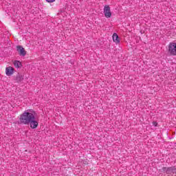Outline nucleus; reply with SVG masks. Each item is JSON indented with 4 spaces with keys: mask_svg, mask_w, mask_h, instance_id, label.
Here are the masks:
<instances>
[{
    "mask_svg": "<svg viewBox=\"0 0 176 176\" xmlns=\"http://www.w3.org/2000/svg\"><path fill=\"white\" fill-rule=\"evenodd\" d=\"M36 113L32 109L25 111L19 117L21 124H30V129H36L38 127V120L35 118Z\"/></svg>",
    "mask_w": 176,
    "mask_h": 176,
    "instance_id": "1",
    "label": "nucleus"
},
{
    "mask_svg": "<svg viewBox=\"0 0 176 176\" xmlns=\"http://www.w3.org/2000/svg\"><path fill=\"white\" fill-rule=\"evenodd\" d=\"M168 52L170 56H176V43H170L168 45Z\"/></svg>",
    "mask_w": 176,
    "mask_h": 176,
    "instance_id": "2",
    "label": "nucleus"
},
{
    "mask_svg": "<svg viewBox=\"0 0 176 176\" xmlns=\"http://www.w3.org/2000/svg\"><path fill=\"white\" fill-rule=\"evenodd\" d=\"M103 12L106 19H110V17H112V12H111V8L109 6H104Z\"/></svg>",
    "mask_w": 176,
    "mask_h": 176,
    "instance_id": "3",
    "label": "nucleus"
},
{
    "mask_svg": "<svg viewBox=\"0 0 176 176\" xmlns=\"http://www.w3.org/2000/svg\"><path fill=\"white\" fill-rule=\"evenodd\" d=\"M16 50L19 54V55L22 56L23 57H24L25 54H27V52L25 51V50H24V47H23L21 45L16 46Z\"/></svg>",
    "mask_w": 176,
    "mask_h": 176,
    "instance_id": "4",
    "label": "nucleus"
},
{
    "mask_svg": "<svg viewBox=\"0 0 176 176\" xmlns=\"http://www.w3.org/2000/svg\"><path fill=\"white\" fill-rule=\"evenodd\" d=\"M14 74V68L13 67H8L6 68V74L7 76H12Z\"/></svg>",
    "mask_w": 176,
    "mask_h": 176,
    "instance_id": "5",
    "label": "nucleus"
},
{
    "mask_svg": "<svg viewBox=\"0 0 176 176\" xmlns=\"http://www.w3.org/2000/svg\"><path fill=\"white\" fill-rule=\"evenodd\" d=\"M113 41L115 43H116L117 45L120 43V40L119 39V36L118 35V34L114 33L113 34Z\"/></svg>",
    "mask_w": 176,
    "mask_h": 176,
    "instance_id": "6",
    "label": "nucleus"
},
{
    "mask_svg": "<svg viewBox=\"0 0 176 176\" xmlns=\"http://www.w3.org/2000/svg\"><path fill=\"white\" fill-rule=\"evenodd\" d=\"M13 64L15 67V68H21V62L19 60H14Z\"/></svg>",
    "mask_w": 176,
    "mask_h": 176,
    "instance_id": "7",
    "label": "nucleus"
},
{
    "mask_svg": "<svg viewBox=\"0 0 176 176\" xmlns=\"http://www.w3.org/2000/svg\"><path fill=\"white\" fill-rule=\"evenodd\" d=\"M48 3H53V2H56V0H46Z\"/></svg>",
    "mask_w": 176,
    "mask_h": 176,
    "instance_id": "8",
    "label": "nucleus"
},
{
    "mask_svg": "<svg viewBox=\"0 0 176 176\" xmlns=\"http://www.w3.org/2000/svg\"><path fill=\"white\" fill-rule=\"evenodd\" d=\"M153 125L155 126V127H157V122H153Z\"/></svg>",
    "mask_w": 176,
    "mask_h": 176,
    "instance_id": "9",
    "label": "nucleus"
},
{
    "mask_svg": "<svg viewBox=\"0 0 176 176\" xmlns=\"http://www.w3.org/2000/svg\"><path fill=\"white\" fill-rule=\"evenodd\" d=\"M163 170H164V171H166V168H163Z\"/></svg>",
    "mask_w": 176,
    "mask_h": 176,
    "instance_id": "10",
    "label": "nucleus"
}]
</instances>
